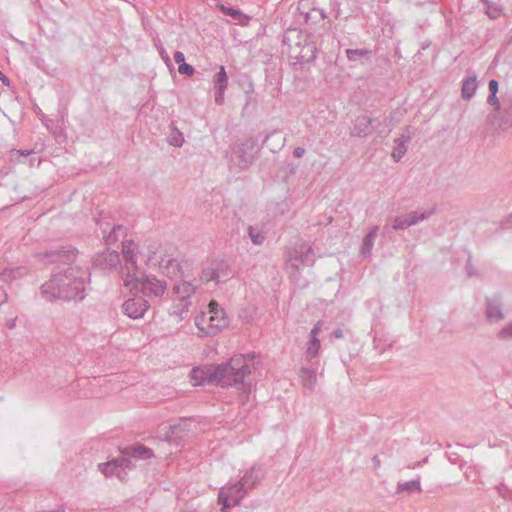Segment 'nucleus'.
Here are the masks:
<instances>
[{
    "instance_id": "obj_15",
    "label": "nucleus",
    "mask_w": 512,
    "mask_h": 512,
    "mask_svg": "<svg viewBox=\"0 0 512 512\" xmlns=\"http://www.w3.org/2000/svg\"><path fill=\"white\" fill-rule=\"evenodd\" d=\"M412 136L413 131L411 130L410 126H407L400 137L394 140L395 145L393 147L391 156L395 162H399L407 152L408 143L411 141Z\"/></svg>"
},
{
    "instance_id": "obj_48",
    "label": "nucleus",
    "mask_w": 512,
    "mask_h": 512,
    "mask_svg": "<svg viewBox=\"0 0 512 512\" xmlns=\"http://www.w3.org/2000/svg\"><path fill=\"white\" fill-rule=\"evenodd\" d=\"M225 14L231 16L235 20H239L241 16H243L242 12L240 10L234 9V8H223Z\"/></svg>"
},
{
    "instance_id": "obj_21",
    "label": "nucleus",
    "mask_w": 512,
    "mask_h": 512,
    "mask_svg": "<svg viewBox=\"0 0 512 512\" xmlns=\"http://www.w3.org/2000/svg\"><path fill=\"white\" fill-rule=\"evenodd\" d=\"M263 478V473L260 468L252 467L245 475L240 479L242 485L247 488V491L253 489Z\"/></svg>"
},
{
    "instance_id": "obj_63",
    "label": "nucleus",
    "mask_w": 512,
    "mask_h": 512,
    "mask_svg": "<svg viewBox=\"0 0 512 512\" xmlns=\"http://www.w3.org/2000/svg\"><path fill=\"white\" fill-rule=\"evenodd\" d=\"M484 4H488V0H481Z\"/></svg>"
},
{
    "instance_id": "obj_3",
    "label": "nucleus",
    "mask_w": 512,
    "mask_h": 512,
    "mask_svg": "<svg viewBox=\"0 0 512 512\" xmlns=\"http://www.w3.org/2000/svg\"><path fill=\"white\" fill-rule=\"evenodd\" d=\"M124 285L139 288L142 293L149 297L160 299L167 290V283L154 275L137 277L135 275L124 279Z\"/></svg>"
},
{
    "instance_id": "obj_51",
    "label": "nucleus",
    "mask_w": 512,
    "mask_h": 512,
    "mask_svg": "<svg viewBox=\"0 0 512 512\" xmlns=\"http://www.w3.org/2000/svg\"><path fill=\"white\" fill-rule=\"evenodd\" d=\"M321 326H322V321H318L314 327L312 328L311 332H310V337L311 338H318L317 335L318 333L320 332V329H321Z\"/></svg>"
},
{
    "instance_id": "obj_55",
    "label": "nucleus",
    "mask_w": 512,
    "mask_h": 512,
    "mask_svg": "<svg viewBox=\"0 0 512 512\" xmlns=\"http://www.w3.org/2000/svg\"><path fill=\"white\" fill-rule=\"evenodd\" d=\"M305 154V149L303 147H296L293 151V155L296 158H301Z\"/></svg>"
},
{
    "instance_id": "obj_11",
    "label": "nucleus",
    "mask_w": 512,
    "mask_h": 512,
    "mask_svg": "<svg viewBox=\"0 0 512 512\" xmlns=\"http://www.w3.org/2000/svg\"><path fill=\"white\" fill-rule=\"evenodd\" d=\"M497 121L498 127L503 131L512 127V89L507 91L502 99Z\"/></svg>"
},
{
    "instance_id": "obj_62",
    "label": "nucleus",
    "mask_w": 512,
    "mask_h": 512,
    "mask_svg": "<svg viewBox=\"0 0 512 512\" xmlns=\"http://www.w3.org/2000/svg\"><path fill=\"white\" fill-rule=\"evenodd\" d=\"M274 134H275V132H273V133H271V134H268V135L266 136V138L264 139L263 144H266V142L268 141V139H269L271 136H273Z\"/></svg>"
},
{
    "instance_id": "obj_54",
    "label": "nucleus",
    "mask_w": 512,
    "mask_h": 512,
    "mask_svg": "<svg viewBox=\"0 0 512 512\" xmlns=\"http://www.w3.org/2000/svg\"><path fill=\"white\" fill-rule=\"evenodd\" d=\"M466 270H467V273H468L469 276L476 275V272H475V270L473 268V265L471 263L470 257L468 258L467 263H466Z\"/></svg>"
},
{
    "instance_id": "obj_35",
    "label": "nucleus",
    "mask_w": 512,
    "mask_h": 512,
    "mask_svg": "<svg viewBox=\"0 0 512 512\" xmlns=\"http://www.w3.org/2000/svg\"><path fill=\"white\" fill-rule=\"evenodd\" d=\"M404 491H408V492L418 491V492H420L421 491L420 480L419 479H414V480H411V481H407V482H403V483H398V485H397V492H404Z\"/></svg>"
},
{
    "instance_id": "obj_60",
    "label": "nucleus",
    "mask_w": 512,
    "mask_h": 512,
    "mask_svg": "<svg viewBox=\"0 0 512 512\" xmlns=\"http://www.w3.org/2000/svg\"><path fill=\"white\" fill-rule=\"evenodd\" d=\"M0 79L4 84L9 85V79L2 72H0Z\"/></svg>"
},
{
    "instance_id": "obj_31",
    "label": "nucleus",
    "mask_w": 512,
    "mask_h": 512,
    "mask_svg": "<svg viewBox=\"0 0 512 512\" xmlns=\"http://www.w3.org/2000/svg\"><path fill=\"white\" fill-rule=\"evenodd\" d=\"M316 49L312 43H305L301 51L295 56L300 61H310L315 58Z\"/></svg>"
},
{
    "instance_id": "obj_40",
    "label": "nucleus",
    "mask_w": 512,
    "mask_h": 512,
    "mask_svg": "<svg viewBox=\"0 0 512 512\" xmlns=\"http://www.w3.org/2000/svg\"><path fill=\"white\" fill-rule=\"evenodd\" d=\"M230 497L225 491V487H222L218 494V503L222 505L221 512H228L231 504L229 502Z\"/></svg>"
},
{
    "instance_id": "obj_8",
    "label": "nucleus",
    "mask_w": 512,
    "mask_h": 512,
    "mask_svg": "<svg viewBox=\"0 0 512 512\" xmlns=\"http://www.w3.org/2000/svg\"><path fill=\"white\" fill-rule=\"evenodd\" d=\"M92 262L94 267L101 270H112L116 269L120 263V256L116 250L105 249L102 252L96 253Z\"/></svg>"
},
{
    "instance_id": "obj_16",
    "label": "nucleus",
    "mask_w": 512,
    "mask_h": 512,
    "mask_svg": "<svg viewBox=\"0 0 512 512\" xmlns=\"http://www.w3.org/2000/svg\"><path fill=\"white\" fill-rule=\"evenodd\" d=\"M198 288V281L196 279L192 281L181 280L174 284L172 293L174 295L173 300H190V297L195 293Z\"/></svg>"
},
{
    "instance_id": "obj_20",
    "label": "nucleus",
    "mask_w": 512,
    "mask_h": 512,
    "mask_svg": "<svg viewBox=\"0 0 512 512\" xmlns=\"http://www.w3.org/2000/svg\"><path fill=\"white\" fill-rule=\"evenodd\" d=\"M122 453L125 456L143 460L154 457L153 451L143 445L127 446L123 449Z\"/></svg>"
},
{
    "instance_id": "obj_5",
    "label": "nucleus",
    "mask_w": 512,
    "mask_h": 512,
    "mask_svg": "<svg viewBox=\"0 0 512 512\" xmlns=\"http://www.w3.org/2000/svg\"><path fill=\"white\" fill-rule=\"evenodd\" d=\"M255 141L251 138L234 144L230 149V163L240 169L248 168L254 161Z\"/></svg>"
},
{
    "instance_id": "obj_7",
    "label": "nucleus",
    "mask_w": 512,
    "mask_h": 512,
    "mask_svg": "<svg viewBox=\"0 0 512 512\" xmlns=\"http://www.w3.org/2000/svg\"><path fill=\"white\" fill-rule=\"evenodd\" d=\"M435 212V208L430 211L419 209L411 211L405 215L395 217L392 223L394 230H404L410 226L416 225L424 220L429 219Z\"/></svg>"
},
{
    "instance_id": "obj_57",
    "label": "nucleus",
    "mask_w": 512,
    "mask_h": 512,
    "mask_svg": "<svg viewBox=\"0 0 512 512\" xmlns=\"http://www.w3.org/2000/svg\"><path fill=\"white\" fill-rule=\"evenodd\" d=\"M437 0H416L417 5L435 4Z\"/></svg>"
},
{
    "instance_id": "obj_1",
    "label": "nucleus",
    "mask_w": 512,
    "mask_h": 512,
    "mask_svg": "<svg viewBox=\"0 0 512 512\" xmlns=\"http://www.w3.org/2000/svg\"><path fill=\"white\" fill-rule=\"evenodd\" d=\"M77 251L65 248L46 253L51 262H60L51 278L41 286L42 296L49 300L82 301L86 297L89 272L74 264Z\"/></svg>"
},
{
    "instance_id": "obj_12",
    "label": "nucleus",
    "mask_w": 512,
    "mask_h": 512,
    "mask_svg": "<svg viewBox=\"0 0 512 512\" xmlns=\"http://www.w3.org/2000/svg\"><path fill=\"white\" fill-rule=\"evenodd\" d=\"M26 273L27 270L25 267L4 269L0 273V306L4 304L8 299V294L6 290L3 288V284L11 283L12 281L23 277Z\"/></svg>"
},
{
    "instance_id": "obj_30",
    "label": "nucleus",
    "mask_w": 512,
    "mask_h": 512,
    "mask_svg": "<svg viewBox=\"0 0 512 512\" xmlns=\"http://www.w3.org/2000/svg\"><path fill=\"white\" fill-rule=\"evenodd\" d=\"M247 232L253 244L262 245L264 243L266 235L259 227L249 226Z\"/></svg>"
},
{
    "instance_id": "obj_23",
    "label": "nucleus",
    "mask_w": 512,
    "mask_h": 512,
    "mask_svg": "<svg viewBox=\"0 0 512 512\" xmlns=\"http://www.w3.org/2000/svg\"><path fill=\"white\" fill-rule=\"evenodd\" d=\"M372 50L367 48L347 49L346 56L349 61L364 64L371 58Z\"/></svg>"
},
{
    "instance_id": "obj_52",
    "label": "nucleus",
    "mask_w": 512,
    "mask_h": 512,
    "mask_svg": "<svg viewBox=\"0 0 512 512\" xmlns=\"http://www.w3.org/2000/svg\"><path fill=\"white\" fill-rule=\"evenodd\" d=\"M174 61L181 65L182 63H185V56L184 53L181 51H176L174 53Z\"/></svg>"
},
{
    "instance_id": "obj_14",
    "label": "nucleus",
    "mask_w": 512,
    "mask_h": 512,
    "mask_svg": "<svg viewBox=\"0 0 512 512\" xmlns=\"http://www.w3.org/2000/svg\"><path fill=\"white\" fill-rule=\"evenodd\" d=\"M159 269L162 274L170 279H177L183 277V269L181 263L176 258L161 257L158 261Z\"/></svg>"
},
{
    "instance_id": "obj_9",
    "label": "nucleus",
    "mask_w": 512,
    "mask_h": 512,
    "mask_svg": "<svg viewBox=\"0 0 512 512\" xmlns=\"http://www.w3.org/2000/svg\"><path fill=\"white\" fill-rule=\"evenodd\" d=\"M486 304V318L490 324H496L505 319L503 311V302L500 295H494L487 297L485 300Z\"/></svg>"
},
{
    "instance_id": "obj_37",
    "label": "nucleus",
    "mask_w": 512,
    "mask_h": 512,
    "mask_svg": "<svg viewBox=\"0 0 512 512\" xmlns=\"http://www.w3.org/2000/svg\"><path fill=\"white\" fill-rule=\"evenodd\" d=\"M320 349V340L318 338H311L308 342V347L306 351V357L309 361H311L314 357H316L319 353Z\"/></svg>"
},
{
    "instance_id": "obj_4",
    "label": "nucleus",
    "mask_w": 512,
    "mask_h": 512,
    "mask_svg": "<svg viewBox=\"0 0 512 512\" xmlns=\"http://www.w3.org/2000/svg\"><path fill=\"white\" fill-rule=\"evenodd\" d=\"M314 262V253L312 247L306 242L297 243L289 258L286 262V267L290 270V276L296 279L300 270L307 265H312Z\"/></svg>"
},
{
    "instance_id": "obj_39",
    "label": "nucleus",
    "mask_w": 512,
    "mask_h": 512,
    "mask_svg": "<svg viewBox=\"0 0 512 512\" xmlns=\"http://www.w3.org/2000/svg\"><path fill=\"white\" fill-rule=\"evenodd\" d=\"M168 143L174 147H181L184 143V136L176 127H173L168 137Z\"/></svg>"
},
{
    "instance_id": "obj_25",
    "label": "nucleus",
    "mask_w": 512,
    "mask_h": 512,
    "mask_svg": "<svg viewBox=\"0 0 512 512\" xmlns=\"http://www.w3.org/2000/svg\"><path fill=\"white\" fill-rule=\"evenodd\" d=\"M122 253L127 268L130 270L136 267V255L134 253V243L132 241H124L122 244Z\"/></svg>"
},
{
    "instance_id": "obj_46",
    "label": "nucleus",
    "mask_w": 512,
    "mask_h": 512,
    "mask_svg": "<svg viewBox=\"0 0 512 512\" xmlns=\"http://www.w3.org/2000/svg\"><path fill=\"white\" fill-rule=\"evenodd\" d=\"M178 72L183 75L192 76L195 70L190 64L182 63L178 67Z\"/></svg>"
},
{
    "instance_id": "obj_58",
    "label": "nucleus",
    "mask_w": 512,
    "mask_h": 512,
    "mask_svg": "<svg viewBox=\"0 0 512 512\" xmlns=\"http://www.w3.org/2000/svg\"><path fill=\"white\" fill-rule=\"evenodd\" d=\"M372 462H373L375 468H379L381 465V462H380V459L378 458V456H374L372 458Z\"/></svg>"
},
{
    "instance_id": "obj_24",
    "label": "nucleus",
    "mask_w": 512,
    "mask_h": 512,
    "mask_svg": "<svg viewBox=\"0 0 512 512\" xmlns=\"http://www.w3.org/2000/svg\"><path fill=\"white\" fill-rule=\"evenodd\" d=\"M174 305L170 309V315L176 316L179 320H184L188 317L189 308L191 306L190 300H174Z\"/></svg>"
},
{
    "instance_id": "obj_10",
    "label": "nucleus",
    "mask_w": 512,
    "mask_h": 512,
    "mask_svg": "<svg viewBox=\"0 0 512 512\" xmlns=\"http://www.w3.org/2000/svg\"><path fill=\"white\" fill-rule=\"evenodd\" d=\"M148 308V301L141 296L126 300L122 306L123 312L132 319L143 317Z\"/></svg>"
},
{
    "instance_id": "obj_45",
    "label": "nucleus",
    "mask_w": 512,
    "mask_h": 512,
    "mask_svg": "<svg viewBox=\"0 0 512 512\" xmlns=\"http://www.w3.org/2000/svg\"><path fill=\"white\" fill-rule=\"evenodd\" d=\"M311 0H300L299 1V4H298V10L300 12L301 15H303V17L306 16V13L309 12V10H311Z\"/></svg>"
},
{
    "instance_id": "obj_27",
    "label": "nucleus",
    "mask_w": 512,
    "mask_h": 512,
    "mask_svg": "<svg viewBox=\"0 0 512 512\" xmlns=\"http://www.w3.org/2000/svg\"><path fill=\"white\" fill-rule=\"evenodd\" d=\"M487 103L494 107L493 111L488 115V120L490 122L497 121L502 105L497 97V93H489Z\"/></svg>"
},
{
    "instance_id": "obj_33",
    "label": "nucleus",
    "mask_w": 512,
    "mask_h": 512,
    "mask_svg": "<svg viewBox=\"0 0 512 512\" xmlns=\"http://www.w3.org/2000/svg\"><path fill=\"white\" fill-rule=\"evenodd\" d=\"M209 314L207 312H201L195 317L194 323L199 330V336L206 337L205 327H208Z\"/></svg>"
},
{
    "instance_id": "obj_41",
    "label": "nucleus",
    "mask_w": 512,
    "mask_h": 512,
    "mask_svg": "<svg viewBox=\"0 0 512 512\" xmlns=\"http://www.w3.org/2000/svg\"><path fill=\"white\" fill-rule=\"evenodd\" d=\"M497 338L501 341H507L512 338V320L499 330Z\"/></svg>"
},
{
    "instance_id": "obj_53",
    "label": "nucleus",
    "mask_w": 512,
    "mask_h": 512,
    "mask_svg": "<svg viewBox=\"0 0 512 512\" xmlns=\"http://www.w3.org/2000/svg\"><path fill=\"white\" fill-rule=\"evenodd\" d=\"M488 87L489 93H498L499 83L497 80H490Z\"/></svg>"
},
{
    "instance_id": "obj_2",
    "label": "nucleus",
    "mask_w": 512,
    "mask_h": 512,
    "mask_svg": "<svg viewBox=\"0 0 512 512\" xmlns=\"http://www.w3.org/2000/svg\"><path fill=\"white\" fill-rule=\"evenodd\" d=\"M251 373L244 355H236L227 363L197 367L191 370L190 376L194 386L205 383H217L222 387L240 384L246 389L244 379Z\"/></svg>"
},
{
    "instance_id": "obj_64",
    "label": "nucleus",
    "mask_w": 512,
    "mask_h": 512,
    "mask_svg": "<svg viewBox=\"0 0 512 512\" xmlns=\"http://www.w3.org/2000/svg\"><path fill=\"white\" fill-rule=\"evenodd\" d=\"M152 260H153V257H151V256H150V257L148 258V261H149V262H151Z\"/></svg>"
},
{
    "instance_id": "obj_50",
    "label": "nucleus",
    "mask_w": 512,
    "mask_h": 512,
    "mask_svg": "<svg viewBox=\"0 0 512 512\" xmlns=\"http://www.w3.org/2000/svg\"><path fill=\"white\" fill-rule=\"evenodd\" d=\"M160 55H161V58L164 60L165 64L168 66V68L170 70H172L173 69V65L171 63L169 55L167 54V52L165 51L164 48L160 49Z\"/></svg>"
},
{
    "instance_id": "obj_26",
    "label": "nucleus",
    "mask_w": 512,
    "mask_h": 512,
    "mask_svg": "<svg viewBox=\"0 0 512 512\" xmlns=\"http://www.w3.org/2000/svg\"><path fill=\"white\" fill-rule=\"evenodd\" d=\"M477 89V78L475 75L469 76L463 79L462 83V97L463 99L469 100L471 99Z\"/></svg>"
},
{
    "instance_id": "obj_36",
    "label": "nucleus",
    "mask_w": 512,
    "mask_h": 512,
    "mask_svg": "<svg viewBox=\"0 0 512 512\" xmlns=\"http://www.w3.org/2000/svg\"><path fill=\"white\" fill-rule=\"evenodd\" d=\"M219 277L220 276L218 274H216L215 266H214V261H213L209 266H207L206 268H204L202 270V274H201L200 280L202 282H210V281H216L217 282V278H219Z\"/></svg>"
},
{
    "instance_id": "obj_19",
    "label": "nucleus",
    "mask_w": 512,
    "mask_h": 512,
    "mask_svg": "<svg viewBox=\"0 0 512 512\" xmlns=\"http://www.w3.org/2000/svg\"><path fill=\"white\" fill-rule=\"evenodd\" d=\"M378 226H373L369 232L365 235L362 240L360 247V255L364 258H370L372 255V249L374 246L375 239L378 235Z\"/></svg>"
},
{
    "instance_id": "obj_13",
    "label": "nucleus",
    "mask_w": 512,
    "mask_h": 512,
    "mask_svg": "<svg viewBox=\"0 0 512 512\" xmlns=\"http://www.w3.org/2000/svg\"><path fill=\"white\" fill-rule=\"evenodd\" d=\"M376 121V119L367 115L358 116L353 123L350 135L357 138H366L372 133Z\"/></svg>"
},
{
    "instance_id": "obj_29",
    "label": "nucleus",
    "mask_w": 512,
    "mask_h": 512,
    "mask_svg": "<svg viewBox=\"0 0 512 512\" xmlns=\"http://www.w3.org/2000/svg\"><path fill=\"white\" fill-rule=\"evenodd\" d=\"M125 233V229L122 225H114L110 232L107 235H104L103 238L107 245H111L119 240L121 236Z\"/></svg>"
},
{
    "instance_id": "obj_18",
    "label": "nucleus",
    "mask_w": 512,
    "mask_h": 512,
    "mask_svg": "<svg viewBox=\"0 0 512 512\" xmlns=\"http://www.w3.org/2000/svg\"><path fill=\"white\" fill-rule=\"evenodd\" d=\"M299 378L305 391L313 392L317 383L316 369L302 367L299 371Z\"/></svg>"
},
{
    "instance_id": "obj_56",
    "label": "nucleus",
    "mask_w": 512,
    "mask_h": 512,
    "mask_svg": "<svg viewBox=\"0 0 512 512\" xmlns=\"http://www.w3.org/2000/svg\"><path fill=\"white\" fill-rule=\"evenodd\" d=\"M332 335H333V337H334V338H336V339H340V338H342V337H343V335H344V334H343V330L338 328V329H336V330H334V331H333Z\"/></svg>"
},
{
    "instance_id": "obj_34",
    "label": "nucleus",
    "mask_w": 512,
    "mask_h": 512,
    "mask_svg": "<svg viewBox=\"0 0 512 512\" xmlns=\"http://www.w3.org/2000/svg\"><path fill=\"white\" fill-rule=\"evenodd\" d=\"M215 88H227L228 76L224 66H220L219 71L213 77Z\"/></svg>"
},
{
    "instance_id": "obj_28",
    "label": "nucleus",
    "mask_w": 512,
    "mask_h": 512,
    "mask_svg": "<svg viewBox=\"0 0 512 512\" xmlns=\"http://www.w3.org/2000/svg\"><path fill=\"white\" fill-rule=\"evenodd\" d=\"M215 271L220 277L217 278V282H225L231 275V269L225 261H214Z\"/></svg>"
},
{
    "instance_id": "obj_49",
    "label": "nucleus",
    "mask_w": 512,
    "mask_h": 512,
    "mask_svg": "<svg viewBox=\"0 0 512 512\" xmlns=\"http://www.w3.org/2000/svg\"><path fill=\"white\" fill-rule=\"evenodd\" d=\"M500 226L502 229H512V212L501 221Z\"/></svg>"
},
{
    "instance_id": "obj_43",
    "label": "nucleus",
    "mask_w": 512,
    "mask_h": 512,
    "mask_svg": "<svg viewBox=\"0 0 512 512\" xmlns=\"http://www.w3.org/2000/svg\"><path fill=\"white\" fill-rule=\"evenodd\" d=\"M397 120L394 118V114L391 113L388 117H386L383 121L384 126L387 128L386 130H379L378 133L381 135L382 133H385L386 135L389 134L394 126V123Z\"/></svg>"
},
{
    "instance_id": "obj_6",
    "label": "nucleus",
    "mask_w": 512,
    "mask_h": 512,
    "mask_svg": "<svg viewBox=\"0 0 512 512\" xmlns=\"http://www.w3.org/2000/svg\"><path fill=\"white\" fill-rule=\"evenodd\" d=\"M208 308L209 321L208 327H205V334L214 336L227 326L228 321L223 308L216 301L212 300Z\"/></svg>"
},
{
    "instance_id": "obj_32",
    "label": "nucleus",
    "mask_w": 512,
    "mask_h": 512,
    "mask_svg": "<svg viewBox=\"0 0 512 512\" xmlns=\"http://www.w3.org/2000/svg\"><path fill=\"white\" fill-rule=\"evenodd\" d=\"M326 18L325 11L323 9L312 7L309 12L306 13L304 17L305 22L317 23Z\"/></svg>"
},
{
    "instance_id": "obj_42",
    "label": "nucleus",
    "mask_w": 512,
    "mask_h": 512,
    "mask_svg": "<svg viewBox=\"0 0 512 512\" xmlns=\"http://www.w3.org/2000/svg\"><path fill=\"white\" fill-rule=\"evenodd\" d=\"M115 466L120 470V473L125 469H130L132 467V462L127 457H121L113 459Z\"/></svg>"
},
{
    "instance_id": "obj_17",
    "label": "nucleus",
    "mask_w": 512,
    "mask_h": 512,
    "mask_svg": "<svg viewBox=\"0 0 512 512\" xmlns=\"http://www.w3.org/2000/svg\"><path fill=\"white\" fill-rule=\"evenodd\" d=\"M190 424V420L182 419L179 423L169 426V429L163 435L162 440L179 445V440L182 437V434L189 431Z\"/></svg>"
},
{
    "instance_id": "obj_22",
    "label": "nucleus",
    "mask_w": 512,
    "mask_h": 512,
    "mask_svg": "<svg viewBox=\"0 0 512 512\" xmlns=\"http://www.w3.org/2000/svg\"><path fill=\"white\" fill-rule=\"evenodd\" d=\"M225 491L229 495L230 500L233 502V506L237 505L248 492L247 488H245V486L242 485L241 480L225 488Z\"/></svg>"
},
{
    "instance_id": "obj_61",
    "label": "nucleus",
    "mask_w": 512,
    "mask_h": 512,
    "mask_svg": "<svg viewBox=\"0 0 512 512\" xmlns=\"http://www.w3.org/2000/svg\"><path fill=\"white\" fill-rule=\"evenodd\" d=\"M21 155H24V156H27L29 154H31V151L30 150H19L18 151Z\"/></svg>"
},
{
    "instance_id": "obj_44",
    "label": "nucleus",
    "mask_w": 512,
    "mask_h": 512,
    "mask_svg": "<svg viewBox=\"0 0 512 512\" xmlns=\"http://www.w3.org/2000/svg\"><path fill=\"white\" fill-rule=\"evenodd\" d=\"M299 36L300 32H298L297 30H288L283 37V43L288 45L292 49V37L299 38Z\"/></svg>"
},
{
    "instance_id": "obj_38",
    "label": "nucleus",
    "mask_w": 512,
    "mask_h": 512,
    "mask_svg": "<svg viewBox=\"0 0 512 512\" xmlns=\"http://www.w3.org/2000/svg\"><path fill=\"white\" fill-rule=\"evenodd\" d=\"M98 468L105 476H112L116 474L119 478H121L120 470L117 469L113 460L107 463L98 464Z\"/></svg>"
},
{
    "instance_id": "obj_47",
    "label": "nucleus",
    "mask_w": 512,
    "mask_h": 512,
    "mask_svg": "<svg viewBox=\"0 0 512 512\" xmlns=\"http://www.w3.org/2000/svg\"><path fill=\"white\" fill-rule=\"evenodd\" d=\"M226 88H215L214 99L218 105H222L224 102V93Z\"/></svg>"
},
{
    "instance_id": "obj_59",
    "label": "nucleus",
    "mask_w": 512,
    "mask_h": 512,
    "mask_svg": "<svg viewBox=\"0 0 512 512\" xmlns=\"http://www.w3.org/2000/svg\"><path fill=\"white\" fill-rule=\"evenodd\" d=\"M6 325L9 329H13L16 325V319L14 318V319L8 320Z\"/></svg>"
}]
</instances>
